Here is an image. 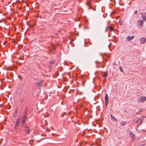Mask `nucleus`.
Wrapping results in <instances>:
<instances>
[{
  "label": "nucleus",
  "mask_w": 146,
  "mask_h": 146,
  "mask_svg": "<svg viewBox=\"0 0 146 146\" xmlns=\"http://www.w3.org/2000/svg\"><path fill=\"white\" fill-rule=\"evenodd\" d=\"M28 109L27 107L25 108L24 113H27Z\"/></svg>",
  "instance_id": "obj_17"
},
{
  "label": "nucleus",
  "mask_w": 146,
  "mask_h": 146,
  "mask_svg": "<svg viewBox=\"0 0 146 146\" xmlns=\"http://www.w3.org/2000/svg\"><path fill=\"white\" fill-rule=\"evenodd\" d=\"M119 70H120V71L123 72V70L122 69V68L121 67H119Z\"/></svg>",
  "instance_id": "obj_19"
},
{
  "label": "nucleus",
  "mask_w": 146,
  "mask_h": 146,
  "mask_svg": "<svg viewBox=\"0 0 146 146\" xmlns=\"http://www.w3.org/2000/svg\"><path fill=\"white\" fill-rule=\"evenodd\" d=\"M137 10H135V11L134 13H135V15H137Z\"/></svg>",
  "instance_id": "obj_20"
},
{
  "label": "nucleus",
  "mask_w": 146,
  "mask_h": 146,
  "mask_svg": "<svg viewBox=\"0 0 146 146\" xmlns=\"http://www.w3.org/2000/svg\"><path fill=\"white\" fill-rule=\"evenodd\" d=\"M145 131L146 132V131Z\"/></svg>",
  "instance_id": "obj_31"
},
{
  "label": "nucleus",
  "mask_w": 146,
  "mask_h": 146,
  "mask_svg": "<svg viewBox=\"0 0 146 146\" xmlns=\"http://www.w3.org/2000/svg\"><path fill=\"white\" fill-rule=\"evenodd\" d=\"M107 76V73L106 72H104L103 75V76L104 78H105Z\"/></svg>",
  "instance_id": "obj_13"
},
{
  "label": "nucleus",
  "mask_w": 146,
  "mask_h": 146,
  "mask_svg": "<svg viewBox=\"0 0 146 146\" xmlns=\"http://www.w3.org/2000/svg\"><path fill=\"white\" fill-rule=\"evenodd\" d=\"M105 105L107 106L108 102V95L106 94L105 97Z\"/></svg>",
  "instance_id": "obj_5"
},
{
  "label": "nucleus",
  "mask_w": 146,
  "mask_h": 146,
  "mask_svg": "<svg viewBox=\"0 0 146 146\" xmlns=\"http://www.w3.org/2000/svg\"><path fill=\"white\" fill-rule=\"evenodd\" d=\"M126 124L125 121L121 122L120 123V124L121 126H124Z\"/></svg>",
  "instance_id": "obj_12"
},
{
  "label": "nucleus",
  "mask_w": 146,
  "mask_h": 146,
  "mask_svg": "<svg viewBox=\"0 0 146 146\" xmlns=\"http://www.w3.org/2000/svg\"><path fill=\"white\" fill-rule=\"evenodd\" d=\"M107 31V28H106V31H105V32H106Z\"/></svg>",
  "instance_id": "obj_24"
},
{
  "label": "nucleus",
  "mask_w": 146,
  "mask_h": 146,
  "mask_svg": "<svg viewBox=\"0 0 146 146\" xmlns=\"http://www.w3.org/2000/svg\"><path fill=\"white\" fill-rule=\"evenodd\" d=\"M144 14H145V15H146V13H144Z\"/></svg>",
  "instance_id": "obj_27"
},
{
  "label": "nucleus",
  "mask_w": 146,
  "mask_h": 146,
  "mask_svg": "<svg viewBox=\"0 0 146 146\" xmlns=\"http://www.w3.org/2000/svg\"><path fill=\"white\" fill-rule=\"evenodd\" d=\"M145 9H146V7H145Z\"/></svg>",
  "instance_id": "obj_29"
},
{
  "label": "nucleus",
  "mask_w": 146,
  "mask_h": 146,
  "mask_svg": "<svg viewBox=\"0 0 146 146\" xmlns=\"http://www.w3.org/2000/svg\"><path fill=\"white\" fill-rule=\"evenodd\" d=\"M27 113H24L23 117L26 118L27 116Z\"/></svg>",
  "instance_id": "obj_16"
},
{
  "label": "nucleus",
  "mask_w": 146,
  "mask_h": 146,
  "mask_svg": "<svg viewBox=\"0 0 146 146\" xmlns=\"http://www.w3.org/2000/svg\"><path fill=\"white\" fill-rule=\"evenodd\" d=\"M140 146H142V145H140Z\"/></svg>",
  "instance_id": "obj_30"
},
{
  "label": "nucleus",
  "mask_w": 146,
  "mask_h": 146,
  "mask_svg": "<svg viewBox=\"0 0 146 146\" xmlns=\"http://www.w3.org/2000/svg\"><path fill=\"white\" fill-rule=\"evenodd\" d=\"M58 33H56L55 34L56 35H58Z\"/></svg>",
  "instance_id": "obj_26"
},
{
  "label": "nucleus",
  "mask_w": 146,
  "mask_h": 146,
  "mask_svg": "<svg viewBox=\"0 0 146 146\" xmlns=\"http://www.w3.org/2000/svg\"><path fill=\"white\" fill-rule=\"evenodd\" d=\"M129 135L132 138H134L135 137L134 135L131 131H129Z\"/></svg>",
  "instance_id": "obj_11"
},
{
  "label": "nucleus",
  "mask_w": 146,
  "mask_h": 146,
  "mask_svg": "<svg viewBox=\"0 0 146 146\" xmlns=\"http://www.w3.org/2000/svg\"><path fill=\"white\" fill-rule=\"evenodd\" d=\"M24 98H22L21 100V103H22L24 102Z\"/></svg>",
  "instance_id": "obj_18"
},
{
  "label": "nucleus",
  "mask_w": 146,
  "mask_h": 146,
  "mask_svg": "<svg viewBox=\"0 0 146 146\" xmlns=\"http://www.w3.org/2000/svg\"><path fill=\"white\" fill-rule=\"evenodd\" d=\"M21 120V118L19 117L17 119L16 122L14 126V129L16 130L20 125V122Z\"/></svg>",
  "instance_id": "obj_1"
},
{
  "label": "nucleus",
  "mask_w": 146,
  "mask_h": 146,
  "mask_svg": "<svg viewBox=\"0 0 146 146\" xmlns=\"http://www.w3.org/2000/svg\"><path fill=\"white\" fill-rule=\"evenodd\" d=\"M145 144H143V145H141L142 146H144V145H145Z\"/></svg>",
  "instance_id": "obj_25"
},
{
  "label": "nucleus",
  "mask_w": 146,
  "mask_h": 146,
  "mask_svg": "<svg viewBox=\"0 0 146 146\" xmlns=\"http://www.w3.org/2000/svg\"><path fill=\"white\" fill-rule=\"evenodd\" d=\"M22 127L24 128V130L25 132L27 134H29L31 131L29 127L26 125L23 126V127Z\"/></svg>",
  "instance_id": "obj_2"
},
{
  "label": "nucleus",
  "mask_w": 146,
  "mask_h": 146,
  "mask_svg": "<svg viewBox=\"0 0 146 146\" xmlns=\"http://www.w3.org/2000/svg\"><path fill=\"white\" fill-rule=\"evenodd\" d=\"M109 28L111 31H113L114 29L111 26H110L109 27Z\"/></svg>",
  "instance_id": "obj_15"
},
{
  "label": "nucleus",
  "mask_w": 146,
  "mask_h": 146,
  "mask_svg": "<svg viewBox=\"0 0 146 146\" xmlns=\"http://www.w3.org/2000/svg\"><path fill=\"white\" fill-rule=\"evenodd\" d=\"M146 100V97L142 96L140 97L138 99V101L141 102H143Z\"/></svg>",
  "instance_id": "obj_4"
},
{
  "label": "nucleus",
  "mask_w": 146,
  "mask_h": 146,
  "mask_svg": "<svg viewBox=\"0 0 146 146\" xmlns=\"http://www.w3.org/2000/svg\"><path fill=\"white\" fill-rule=\"evenodd\" d=\"M18 64H19V65H20L21 64V63H19V62H17Z\"/></svg>",
  "instance_id": "obj_23"
},
{
  "label": "nucleus",
  "mask_w": 146,
  "mask_h": 146,
  "mask_svg": "<svg viewBox=\"0 0 146 146\" xmlns=\"http://www.w3.org/2000/svg\"><path fill=\"white\" fill-rule=\"evenodd\" d=\"M142 18L143 20L145 21H146V16H145L142 15Z\"/></svg>",
  "instance_id": "obj_14"
},
{
  "label": "nucleus",
  "mask_w": 146,
  "mask_h": 146,
  "mask_svg": "<svg viewBox=\"0 0 146 146\" xmlns=\"http://www.w3.org/2000/svg\"><path fill=\"white\" fill-rule=\"evenodd\" d=\"M43 81V80H39L38 81L36 82L35 83L36 86L38 88L40 87L41 86L42 83Z\"/></svg>",
  "instance_id": "obj_3"
},
{
  "label": "nucleus",
  "mask_w": 146,
  "mask_h": 146,
  "mask_svg": "<svg viewBox=\"0 0 146 146\" xmlns=\"http://www.w3.org/2000/svg\"><path fill=\"white\" fill-rule=\"evenodd\" d=\"M134 38V36H133L131 37L128 36L127 38V40L128 41H130L133 39Z\"/></svg>",
  "instance_id": "obj_9"
},
{
  "label": "nucleus",
  "mask_w": 146,
  "mask_h": 146,
  "mask_svg": "<svg viewBox=\"0 0 146 146\" xmlns=\"http://www.w3.org/2000/svg\"><path fill=\"white\" fill-rule=\"evenodd\" d=\"M51 64H54L55 63V62L54 61H52L51 62Z\"/></svg>",
  "instance_id": "obj_22"
},
{
  "label": "nucleus",
  "mask_w": 146,
  "mask_h": 146,
  "mask_svg": "<svg viewBox=\"0 0 146 146\" xmlns=\"http://www.w3.org/2000/svg\"><path fill=\"white\" fill-rule=\"evenodd\" d=\"M138 24L141 27H142L143 26V22L142 20H139L137 21Z\"/></svg>",
  "instance_id": "obj_6"
},
{
  "label": "nucleus",
  "mask_w": 146,
  "mask_h": 146,
  "mask_svg": "<svg viewBox=\"0 0 146 146\" xmlns=\"http://www.w3.org/2000/svg\"><path fill=\"white\" fill-rule=\"evenodd\" d=\"M115 64V63H114V64H113V65H114Z\"/></svg>",
  "instance_id": "obj_28"
},
{
  "label": "nucleus",
  "mask_w": 146,
  "mask_h": 146,
  "mask_svg": "<svg viewBox=\"0 0 146 146\" xmlns=\"http://www.w3.org/2000/svg\"><path fill=\"white\" fill-rule=\"evenodd\" d=\"M110 116L111 119H113L114 121H117V119L115 117L111 114L110 115Z\"/></svg>",
  "instance_id": "obj_10"
},
{
  "label": "nucleus",
  "mask_w": 146,
  "mask_h": 146,
  "mask_svg": "<svg viewBox=\"0 0 146 146\" xmlns=\"http://www.w3.org/2000/svg\"><path fill=\"white\" fill-rule=\"evenodd\" d=\"M141 43L142 44H143L145 43L146 41V38H140Z\"/></svg>",
  "instance_id": "obj_7"
},
{
  "label": "nucleus",
  "mask_w": 146,
  "mask_h": 146,
  "mask_svg": "<svg viewBox=\"0 0 146 146\" xmlns=\"http://www.w3.org/2000/svg\"><path fill=\"white\" fill-rule=\"evenodd\" d=\"M26 118L25 117H23V118L22 120V123H21V126L23 127V126H24V124H25V122L26 120Z\"/></svg>",
  "instance_id": "obj_8"
},
{
  "label": "nucleus",
  "mask_w": 146,
  "mask_h": 146,
  "mask_svg": "<svg viewBox=\"0 0 146 146\" xmlns=\"http://www.w3.org/2000/svg\"><path fill=\"white\" fill-rule=\"evenodd\" d=\"M18 76L21 79H22V78L20 76L18 75Z\"/></svg>",
  "instance_id": "obj_21"
}]
</instances>
